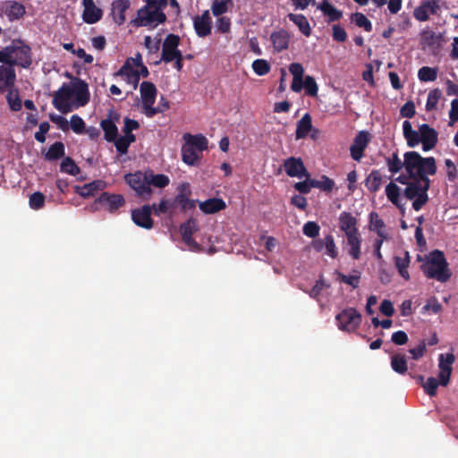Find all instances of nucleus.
Wrapping results in <instances>:
<instances>
[{
  "label": "nucleus",
  "instance_id": "nucleus-1",
  "mask_svg": "<svg viewBox=\"0 0 458 458\" xmlns=\"http://www.w3.org/2000/svg\"><path fill=\"white\" fill-rule=\"evenodd\" d=\"M417 260L423 261L420 269L427 278L445 283L452 276V272L445 254L439 250H432L424 259L418 255Z\"/></svg>",
  "mask_w": 458,
  "mask_h": 458
},
{
  "label": "nucleus",
  "instance_id": "nucleus-2",
  "mask_svg": "<svg viewBox=\"0 0 458 458\" xmlns=\"http://www.w3.org/2000/svg\"><path fill=\"white\" fill-rule=\"evenodd\" d=\"M146 4L137 11V16L131 21L134 27L156 28L166 21L164 9L166 7L165 0H144Z\"/></svg>",
  "mask_w": 458,
  "mask_h": 458
},
{
  "label": "nucleus",
  "instance_id": "nucleus-3",
  "mask_svg": "<svg viewBox=\"0 0 458 458\" xmlns=\"http://www.w3.org/2000/svg\"><path fill=\"white\" fill-rule=\"evenodd\" d=\"M0 63L29 68L32 64L31 48L21 39H13L0 50Z\"/></svg>",
  "mask_w": 458,
  "mask_h": 458
},
{
  "label": "nucleus",
  "instance_id": "nucleus-4",
  "mask_svg": "<svg viewBox=\"0 0 458 458\" xmlns=\"http://www.w3.org/2000/svg\"><path fill=\"white\" fill-rule=\"evenodd\" d=\"M182 146V160L190 166H199L202 152L208 148V140L202 134L184 133Z\"/></svg>",
  "mask_w": 458,
  "mask_h": 458
},
{
  "label": "nucleus",
  "instance_id": "nucleus-5",
  "mask_svg": "<svg viewBox=\"0 0 458 458\" xmlns=\"http://www.w3.org/2000/svg\"><path fill=\"white\" fill-rule=\"evenodd\" d=\"M403 157L404 169L411 178L428 177L437 173L436 159L433 157H423L416 151H408Z\"/></svg>",
  "mask_w": 458,
  "mask_h": 458
},
{
  "label": "nucleus",
  "instance_id": "nucleus-6",
  "mask_svg": "<svg viewBox=\"0 0 458 458\" xmlns=\"http://www.w3.org/2000/svg\"><path fill=\"white\" fill-rule=\"evenodd\" d=\"M430 180L428 177L411 178L410 183L403 191V195L407 199L413 200L412 208L414 210H420L428 201V191L430 188Z\"/></svg>",
  "mask_w": 458,
  "mask_h": 458
},
{
  "label": "nucleus",
  "instance_id": "nucleus-7",
  "mask_svg": "<svg viewBox=\"0 0 458 458\" xmlns=\"http://www.w3.org/2000/svg\"><path fill=\"white\" fill-rule=\"evenodd\" d=\"M126 183L135 191L137 196L143 200H148L152 194L151 187H148V172L137 171L124 175Z\"/></svg>",
  "mask_w": 458,
  "mask_h": 458
},
{
  "label": "nucleus",
  "instance_id": "nucleus-8",
  "mask_svg": "<svg viewBox=\"0 0 458 458\" xmlns=\"http://www.w3.org/2000/svg\"><path fill=\"white\" fill-rule=\"evenodd\" d=\"M140 97L142 99V107L144 110V114L148 117H153L157 114L163 113V109L161 108H154L153 105L155 104L157 90L153 82L150 81H143L140 84Z\"/></svg>",
  "mask_w": 458,
  "mask_h": 458
},
{
  "label": "nucleus",
  "instance_id": "nucleus-9",
  "mask_svg": "<svg viewBox=\"0 0 458 458\" xmlns=\"http://www.w3.org/2000/svg\"><path fill=\"white\" fill-rule=\"evenodd\" d=\"M335 319L340 330L352 333L360 327L361 315L356 309L347 308L337 314Z\"/></svg>",
  "mask_w": 458,
  "mask_h": 458
},
{
  "label": "nucleus",
  "instance_id": "nucleus-10",
  "mask_svg": "<svg viewBox=\"0 0 458 458\" xmlns=\"http://www.w3.org/2000/svg\"><path fill=\"white\" fill-rule=\"evenodd\" d=\"M124 205L125 199L122 194H113L104 191L96 199L93 208L95 210L103 208L110 213H114Z\"/></svg>",
  "mask_w": 458,
  "mask_h": 458
},
{
  "label": "nucleus",
  "instance_id": "nucleus-11",
  "mask_svg": "<svg viewBox=\"0 0 458 458\" xmlns=\"http://www.w3.org/2000/svg\"><path fill=\"white\" fill-rule=\"evenodd\" d=\"M181 38L178 35L170 33L168 34L162 44L161 59L156 62V64H159L160 62L165 64L171 63L176 56L182 54V51L178 49Z\"/></svg>",
  "mask_w": 458,
  "mask_h": 458
},
{
  "label": "nucleus",
  "instance_id": "nucleus-12",
  "mask_svg": "<svg viewBox=\"0 0 458 458\" xmlns=\"http://www.w3.org/2000/svg\"><path fill=\"white\" fill-rule=\"evenodd\" d=\"M72 86L69 83H64L54 94L53 106L61 113L67 114L72 111L71 99L73 97Z\"/></svg>",
  "mask_w": 458,
  "mask_h": 458
},
{
  "label": "nucleus",
  "instance_id": "nucleus-13",
  "mask_svg": "<svg viewBox=\"0 0 458 458\" xmlns=\"http://www.w3.org/2000/svg\"><path fill=\"white\" fill-rule=\"evenodd\" d=\"M455 361V356L453 352L440 353L438 356V379L440 386H446L450 382L453 372V364Z\"/></svg>",
  "mask_w": 458,
  "mask_h": 458
},
{
  "label": "nucleus",
  "instance_id": "nucleus-14",
  "mask_svg": "<svg viewBox=\"0 0 458 458\" xmlns=\"http://www.w3.org/2000/svg\"><path fill=\"white\" fill-rule=\"evenodd\" d=\"M151 214L152 207L150 205H143L141 208L131 211V220L136 225L149 230L154 226Z\"/></svg>",
  "mask_w": 458,
  "mask_h": 458
},
{
  "label": "nucleus",
  "instance_id": "nucleus-15",
  "mask_svg": "<svg viewBox=\"0 0 458 458\" xmlns=\"http://www.w3.org/2000/svg\"><path fill=\"white\" fill-rule=\"evenodd\" d=\"M283 166L286 174L290 177L303 178V176L309 175V172L301 157H288L284 161Z\"/></svg>",
  "mask_w": 458,
  "mask_h": 458
},
{
  "label": "nucleus",
  "instance_id": "nucleus-16",
  "mask_svg": "<svg viewBox=\"0 0 458 458\" xmlns=\"http://www.w3.org/2000/svg\"><path fill=\"white\" fill-rule=\"evenodd\" d=\"M369 141V133L365 131H359L354 140L353 143L350 148L351 157L355 161H360L363 157V152L368 146Z\"/></svg>",
  "mask_w": 458,
  "mask_h": 458
},
{
  "label": "nucleus",
  "instance_id": "nucleus-17",
  "mask_svg": "<svg viewBox=\"0 0 458 458\" xmlns=\"http://www.w3.org/2000/svg\"><path fill=\"white\" fill-rule=\"evenodd\" d=\"M420 138V142L422 143V148L424 151H428L433 149L438 140V134L437 131L430 127L427 123H423L419 127Z\"/></svg>",
  "mask_w": 458,
  "mask_h": 458
},
{
  "label": "nucleus",
  "instance_id": "nucleus-18",
  "mask_svg": "<svg viewBox=\"0 0 458 458\" xmlns=\"http://www.w3.org/2000/svg\"><path fill=\"white\" fill-rule=\"evenodd\" d=\"M82 4L84 7L82 13V20L84 22L94 24L102 19L103 11L96 6L94 0H83Z\"/></svg>",
  "mask_w": 458,
  "mask_h": 458
},
{
  "label": "nucleus",
  "instance_id": "nucleus-19",
  "mask_svg": "<svg viewBox=\"0 0 458 458\" xmlns=\"http://www.w3.org/2000/svg\"><path fill=\"white\" fill-rule=\"evenodd\" d=\"M193 26L196 34L199 38H205L211 33V17L208 11H205L200 16L193 19Z\"/></svg>",
  "mask_w": 458,
  "mask_h": 458
},
{
  "label": "nucleus",
  "instance_id": "nucleus-20",
  "mask_svg": "<svg viewBox=\"0 0 458 458\" xmlns=\"http://www.w3.org/2000/svg\"><path fill=\"white\" fill-rule=\"evenodd\" d=\"M16 81V72L12 65H0V92L13 88Z\"/></svg>",
  "mask_w": 458,
  "mask_h": 458
},
{
  "label": "nucleus",
  "instance_id": "nucleus-21",
  "mask_svg": "<svg viewBox=\"0 0 458 458\" xmlns=\"http://www.w3.org/2000/svg\"><path fill=\"white\" fill-rule=\"evenodd\" d=\"M131 60H132V58H128L123 66L114 73V76L125 77L126 81L130 84H133L134 89H136L140 81V73L133 68Z\"/></svg>",
  "mask_w": 458,
  "mask_h": 458
},
{
  "label": "nucleus",
  "instance_id": "nucleus-22",
  "mask_svg": "<svg viewBox=\"0 0 458 458\" xmlns=\"http://www.w3.org/2000/svg\"><path fill=\"white\" fill-rule=\"evenodd\" d=\"M270 39L276 52L280 53L289 47L290 34L287 30L281 29L270 35Z\"/></svg>",
  "mask_w": 458,
  "mask_h": 458
},
{
  "label": "nucleus",
  "instance_id": "nucleus-23",
  "mask_svg": "<svg viewBox=\"0 0 458 458\" xmlns=\"http://www.w3.org/2000/svg\"><path fill=\"white\" fill-rule=\"evenodd\" d=\"M106 187V182L102 180H95L82 186L75 185L74 191L82 198H89L95 195L98 191H102Z\"/></svg>",
  "mask_w": 458,
  "mask_h": 458
},
{
  "label": "nucleus",
  "instance_id": "nucleus-24",
  "mask_svg": "<svg viewBox=\"0 0 458 458\" xmlns=\"http://www.w3.org/2000/svg\"><path fill=\"white\" fill-rule=\"evenodd\" d=\"M358 220L351 213L344 211L339 216V227L341 231L344 232L345 235L348 233H359L357 227Z\"/></svg>",
  "mask_w": 458,
  "mask_h": 458
},
{
  "label": "nucleus",
  "instance_id": "nucleus-25",
  "mask_svg": "<svg viewBox=\"0 0 458 458\" xmlns=\"http://www.w3.org/2000/svg\"><path fill=\"white\" fill-rule=\"evenodd\" d=\"M129 0H115L112 4V15L116 24L122 25L125 21V12L130 8Z\"/></svg>",
  "mask_w": 458,
  "mask_h": 458
},
{
  "label": "nucleus",
  "instance_id": "nucleus-26",
  "mask_svg": "<svg viewBox=\"0 0 458 458\" xmlns=\"http://www.w3.org/2000/svg\"><path fill=\"white\" fill-rule=\"evenodd\" d=\"M73 96L76 97L78 106H84L89 101V91L88 83L79 79L72 87Z\"/></svg>",
  "mask_w": 458,
  "mask_h": 458
},
{
  "label": "nucleus",
  "instance_id": "nucleus-27",
  "mask_svg": "<svg viewBox=\"0 0 458 458\" xmlns=\"http://www.w3.org/2000/svg\"><path fill=\"white\" fill-rule=\"evenodd\" d=\"M199 209L205 214H215L226 208L225 202L219 198H211L199 202Z\"/></svg>",
  "mask_w": 458,
  "mask_h": 458
},
{
  "label": "nucleus",
  "instance_id": "nucleus-28",
  "mask_svg": "<svg viewBox=\"0 0 458 458\" xmlns=\"http://www.w3.org/2000/svg\"><path fill=\"white\" fill-rule=\"evenodd\" d=\"M369 229L376 232L378 238L388 239V235L386 232V224L375 211L369 214Z\"/></svg>",
  "mask_w": 458,
  "mask_h": 458
},
{
  "label": "nucleus",
  "instance_id": "nucleus-29",
  "mask_svg": "<svg viewBox=\"0 0 458 458\" xmlns=\"http://www.w3.org/2000/svg\"><path fill=\"white\" fill-rule=\"evenodd\" d=\"M312 130V119L309 113L303 114V116L297 122L295 139L301 140L307 137L309 132Z\"/></svg>",
  "mask_w": 458,
  "mask_h": 458
},
{
  "label": "nucleus",
  "instance_id": "nucleus-30",
  "mask_svg": "<svg viewBox=\"0 0 458 458\" xmlns=\"http://www.w3.org/2000/svg\"><path fill=\"white\" fill-rule=\"evenodd\" d=\"M403 137L407 141L410 148L416 147L421 140L420 131H417L412 129L411 123L409 121H404L403 123Z\"/></svg>",
  "mask_w": 458,
  "mask_h": 458
},
{
  "label": "nucleus",
  "instance_id": "nucleus-31",
  "mask_svg": "<svg viewBox=\"0 0 458 458\" xmlns=\"http://www.w3.org/2000/svg\"><path fill=\"white\" fill-rule=\"evenodd\" d=\"M4 13L10 21L18 20L25 14V7L16 1H9L5 3Z\"/></svg>",
  "mask_w": 458,
  "mask_h": 458
},
{
  "label": "nucleus",
  "instance_id": "nucleus-32",
  "mask_svg": "<svg viewBox=\"0 0 458 458\" xmlns=\"http://www.w3.org/2000/svg\"><path fill=\"white\" fill-rule=\"evenodd\" d=\"M347 244L350 247L348 253L353 259H359L360 257L361 238L360 233H348L345 235Z\"/></svg>",
  "mask_w": 458,
  "mask_h": 458
},
{
  "label": "nucleus",
  "instance_id": "nucleus-33",
  "mask_svg": "<svg viewBox=\"0 0 458 458\" xmlns=\"http://www.w3.org/2000/svg\"><path fill=\"white\" fill-rule=\"evenodd\" d=\"M400 188L394 182H390L386 187V195L388 200L394 204L396 208H398L401 212L404 213L403 204L401 201L400 198Z\"/></svg>",
  "mask_w": 458,
  "mask_h": 458
},
{
  "label": "nucleus",
  "instance_id": "nucleus-34",
  "mask_svg": "<svg viewBox=\"0 0 458 458\" xmlns=\"http://www.w3.org/2000/svg\"><path fill=\"white\" fill-rule=\"evenodd\" d=\"M318 9L328 17V22L339 21L343 17V12L336 9L327 0L323 1Z\"/></svg>",
  "mask_w": 458,
  "mask_h": 458
},
{
  "label": "nucleus",
  "instance_id": "nucleus-35",
  "mask_svg": "<svg viewBox=\"0 0 458 458\" xmlns=\"http://www.w3.org/2000/svg\"><path fill=\"white\" fill-rule=\"evenodd\" d=\"M288 18L293 21L300 30V31L306 37H310L311 34V28L310 22L305 15L289 13Z\"/></svg>",
  "mask_w": 458,
  "mask_h": 458
},
{
  "label": "nucleus",
  "instance_id": "nucleus-36",
  "mask_svg": "<svg viewBox=\"0 0 458 458\" xmlns=\"http://www.w3.org/2000/svg\"><path fill=\"white\" fill-rule=\"evenodd\" d=\"M64 144L62 141H56L52 144L48 150L44 154V158L47 161H55L64 157Z\"/></svg>",
  "mask_w": 458,
  "mask_h": 458
},
{
  "label": "nucleus",
  "instance_id": "nucleus-37",
  "mask_svg": "<svg viewBox=\"0 0 458 458\" xmlns=\"http://www.w3.org/2000/svg\"><path fill=\"white\" fill-rule=\"evenodd\" d=\"M382 175L379 170H372L365 180V186L371 193L377 192L381 186Z\"/></svg>",
  "mask_w": 458,
  "mask_h": 458
},
{
  "label": "nucleus",
  "instance_id": "nucleus-38",
  "mask_svg": "<svg viewBox=\"0 0 458 458\" xmlns=\"http://www.w3.org/2000/svg\"><path fill=\"white\" fill-rule=\"evenodd\" d=\"M100 126L104 131V138L106 141L111 142L116 140L118 136V128L112 120H102Z\"/></svg>",
  "mask_w": 458,
  "mask_h": 458
},
{
  "label": "nucleus",
  "instance_id": "nucleus-39",
  "mask_svg": "<svg viewBox=\"0 0 458 458\" xmlns=\"http://www.w3.org/2000/svg\"><path fill=\"white\" fill-rule=\"evenodd\" d=\"M394 265L398 269V272L400 276L405 279H410V274L408 272V267L410 265V254L408 251H404V256L402 257H395L394 258Z\"/></svg>",
  "mask_w": 458,
  "mask_h": 458
},
{
  "label": "nucleus",
  "instance_id": "nucleus-40",
  "mask_svg": "<svg viewBox=\"0 0 458 458\" xmlns=\"http://www.w3.org/2000/svg\"><path fill=\"white\" fill-rule=\"evenodd\" d=\"M391 368L394 372L398 374H405L408 370V365L404 355L398 353L392 356Z\"/></svg>",
  "mask_w": 458,
  "mask_h": 458
},
{
  "label": "nucleus",
  "instance_id": "nucleus-41",
  "mask_svg": "<svg viewBox=\"0 0 458 458\" xmlns=\"http://www.w3.org/2000/svg\"><path fill=\"white\" fill-rule=\"evenodd\" d=\"M148 187H151V185L157 187V188H165L166 187L169 182L170 179L167 175L158 174H154L152 171L148 172Z\"/></svg>",
  "mask_w": 458,
  "mask_h": 458
},
{
  "label": "nucleus",
  "instance_id": "nucleus-42",
  "mask_svg": "<svg viewBox=\"0 0 458 458\" xmlns=\"http://www.w3.org/2000/svg\"><path fill=\"white\" fill-rule=\"evenodd\" d=\"M173 204H174V206L179 205L182 211L194 209L196 207V201L190 199L184 192L178 193L174 199Z\"/></svg>",
  "mask_w": 458,
  "mask_h": 458
},
{
  "label": "nucleus",
  "instance_id": "nucleus-43",
  "mask_svg": "<svg viewBox=\"0 0 458 458\" xmlns=\"http://www.w3.org/2000/svg\"><path fill=\"white\" fill-rule=\"evenodd\" d=\"M6 100L12 111L18 112L21 109L22 104L19 96L18 89L13 88L8 89Z\"/></svg>",
  "mask_w": 458,
  "mask_h": 458
},
{
  "label": "nucleus",
  "instance_id": "nucleus-44",
  "mask_svg": "<svg viewBox=\"0 0 458 458\" xmlns=\"http://www.w3.org/2000/svg\"><path fill=\"white\" fill-rule=\"evenodd\" d=\"M386 163L392 174H397L404 167V160H401L397 152H394L390 157H386Z\"/></svg>",
  "mask_w": 458,
  "mask_h": 458
},
{
  "label": "nucleus",
  "instance_id": "nucleus-45",
  "mask_svg": "<svg viewBox=\"0 0 458 458\" xmlns=\"http://www.w3.org/2000/svg\"><path fill=\"white\" fill-rule=\"evenodd\" d=\"M437 68L423 66L418 72V77L420 81L428 82L434 81L437 78Z\"/></svg>",
  "mask_w": 458,
  "mask_h": 458
},
{
  "label": "nucleus",
  "instance_id": "nucleus-46",
  "mask_svg": "<svg viewBox=\"0 0 458 458\" xmlns=\"http://www.w3.org/2000/svg\"><path fill=\"white\" fill-rule=\"evenodd\" d=\"M198 231V224L197 220L194 218H190L186 222L181 225L180 233L182 234V238H188L192 236Z\"/></svg>",
  "mask_w": 458,
  "mask_h": 458
},
{
  "label": "nucleus",
  "instance_id": "nucleus-47",
  "mask_svg": "<svg viewBox=\"0 0 458 458\" xmlns=\"http://www.w3.org/2000/svg\"><path fill=\"white\" fill-rule=\"evenodd\" d=\"M60 169H61V172L66 173L71 175H77L81 172L80 167L76 165L74 160L70 157H66L63 159V161L60 165Z\"/></svg>",
  "mask_w": 458,
  "mask_h": 458
},
{
  "label": "nucleus",
  "instance_id": "nucleus-48",
  "mask_svg": "<svg viewBox=\"0 0 458 458\" xmlns=\"http://www.w3.org/2000/svg\"><path fill=\"white\" fill-rule=\"evenodd\" d=\"M357 273V275H352V276H346L340 271L336 270L335 275L337 276V279L344 283L348 285H351L352 288L356 289L359 287L360 280V275L358 271H354Z\"/></svg>",
  "mask_w": 458,
  "mask_h": 458
},
{
  "label": "nucleus",
  "instance_id": "nucleus-49",
  "mask_svg": "<svg viewBox=\"0 0 458 458\" xmlns=\"http://www.w3.org/2000/svg\"><path fill=\"white\" fill-rule=\"evenodd\" d=\"M311 185H313L314 188L320 189L326 192H331L335 187V182L327 175H322L321 180L313 179Z\"/></svg>",
  "mask_w": 458,
  "mask_h": 458
},
{
  "label": "nucleus",
  "instance_id": "nucleus-50",
  "mask_svg": "<svg viewBox=\"0 0 458 458\" xmlns=\"http://www.w3.org/2000/svg\"><path fill=\"white\" fill-rule=\"evenodd\" d=\"M352 21H353L359 28H363L365 31L370 32L372 30V23L370 21L361 13H354L351 16Z\"/></svg>",
  "mask_w": 458,
  "mask_h": 458
},
{
  "label": "nucleus",
  "instance_id": "nucleus-51",
  "mask_svg": "<svg viewBox=\"0 0 458 458\" xmlns=\"http://www.w3.org/2000/svg\"><path fill=\"white\" fill-rule=\"evenodd\" d=\"M442 96V92L439 89H434L429 91L426 103V110L432 111L437 108V105Z\"/></svg>",
  "mask_w": 458,
  "mask_h": 458
},
{
  "label": "nucleus",
  "instance_id": "nucleus-52",
  "mask_svg": "<svg viewBox=\"0 0 458 458\" xmlns=\"http://www.w3.org/2000/svg\"><path fill=\"white\" fill-rule=\"evenodd\" d=\"M252 69L259 76H264L270 72V64L265 59H257L252 63Z\"/></svg>",
  "mask_w": 458,
  "mask_h": 458
},
{
  "label": "nucleus",
  "instance_id": "nucleus-53",
  "mask_svg": "<svg viewBox=\"0 0 458 458\" xmlns=\"http://www.w3.org/2000/svg\"><path fill=\"white\" fill-rule=\"evenodd\" d=\"M150 207H152V211L156 216H160L167 213L174 207V204H173V201L171 202L168 199H163L158 205L153 204Z\"/></svg>",
  "mask_w": 458,
  "mask_h": 458
},
{
  "label": "nucleus",
  "instance_id": "nucleus-54",
  "mask_svg": "<svg viewBox=\"0 0 458 458\" xmlns=\"http://www.w3.org/2000/svg\"><path fill=\"white\" fill-rule=\"evenodd\" d=\"M232 0H214L211 10L215 16H221L225 13L228 10V4L231 3Z\"/></svg>",
  "mask_w": 458,
  "mask_h": 458
},
{
  "label": "nucleus",
  "instance_id": "nucleus-55",
  "mask_svg": "<svg viewBox=\"0 0 458 458\" xmlns=\"http://www.w3.org/2000/svg\"><path fill=\"white\" fill-rule=\"evenodd\" d=\"M324 244H325L324 249H326L327 255H328L332 259H335L338 255V251H337L336 245L335 243V239L332 234H327L325 237Z\"/></svg>",
  "mask_w": 458,
  "mask_h": 458
},
{
  "label": "nucleus",
  "instance_id": "nucleus-56",
  "mask_svg": "<svg viewBox=\"0 0 458 458\" xmlns=\"http://www.w3.org/2000/svg\"><path fill=\"white\" fill-rule=\"evenodd\" d=\"M69 126L77 134H82L85 131V122L78 114L72 115Z\"/></svg>",
  "mask_w": 458,
  "mask_h": 458
},
{
  "label": "nucleus",
  "instance_id": "nucleus-57",
  "mask_svg": "<svg viewBox=\"0 0 458 458\" xmlns=\"http://www.w3.org/2000/svg\"><path fill=\"white\" fill-rule=\"evenodd\" d=\"M304 177H305L304 181L295 182L293 187L301 194H309L311 191V188H314L313 185H311V182H313V178H310V174L308 176H304Z\"/></svg>",
  "mask_w": 458,
  "mask_h": 458
},
{
  "label": "nucleus",
  "instance_id": "nucleus-58",
  "mask_svg": "<svg viewBox=\"0 0 458 458\" xmlns=\"http://www.w3.org/2000/svg\"><path fill=\"white\" fill-rule=\"evenodd\" d=\"M303 88L308 96L316 97L318 95V87L313 77L310 75L305 77Z\"/></svg>",
  "mask_w": 458,
  "mask_h": 458
},
{
  "label": "nucleus",
  "instance_id": "nucleus-59",
  "mask_svg": "<svg viewBox=\"0 0 458 458\" xmlns=\"http://www.w3.org/2000/svg\"><path fill=\"white\" fill-rule=\"evenodd\" d=\"M439 385V379L437 380V378L430 377L427 381H425L422 387L427 394L429 396H435Z\"/></svg>",
  "mask_w": 458,
  "mask_h": 458
},
{
  "label": "nucleus",
  "instance_id": "nucleus-60",
  "mask_svg": "<svg viewBox=\"0 0 458 458\" xmlns=\"http://www.w3.org/2000/svg\"><path fill=\"white\" fill-rule=\"evenodd\" d=\"M45 204V195L39 191L34 192L30 197V207L33 209H40Z\"/></svg>",
  "mask_w": 458,
  "mask_h": 458
},
{
  "label": "nucleus",
  "instance_id": "nucleus-61",
  "mask_svg": "<svg viewBox=\"0 0 458 458\" xmlns=\"http://www.w3.org/2000/svg\"><path fill=\"white\" fill-rule=\"evenodd\" d=\"M320 227L316 222L309 221L303 225V233L310 238H315L319 233Z\"/></svg>",
  "mask_w": 458,
  "mask_h": 458
},
{
  "label": "nucleus",
  "instance_id": "nucleus-62",
  "mask_svg": "<svg viewBox=\"0 0 458 458\" xmlns=\"http://www.w3.org/2000/svg\"><path fill=\"white\" fill-rule=\"evenodd\" d=\"M332 37L335 41L342 43L346 40L347 33L339 24H335L332 27Z\"/></svg>",
  "mask_w": 458,
  "mask_h": 458
},
{
  "label": "nucleus",
  "instance_id": "nucleus-63",
  "mask_svg": "<svg viewBox=\"0 0 458 458\" xmlns=\"http://www.w3.org/2000/svg\"><path fill=\"white\" fill-rule=\"evenodd\" d=\"M414 18L419 21H426L429 18V13L423 2L413 11Z\"/></svg>",
  "mask_w": 458,
  "mask_h": 458
},
{
  "label": "nucleus",
  "instance_id": "nucleus-64",
  "mask_svg": "<svg viewBox=\"0 0 458 458\" xmlns=\"http://www.w3.org/2000/svg\"><path fill=\"white\" fill-rule=\"evenodd\" d=\"M415 113V105L411 100L407 101L400 109L401 116L405 118L413 117Z\"/></svg>",
  "mask_w": 458,
  "mask_h": 458
}]
</instances>
